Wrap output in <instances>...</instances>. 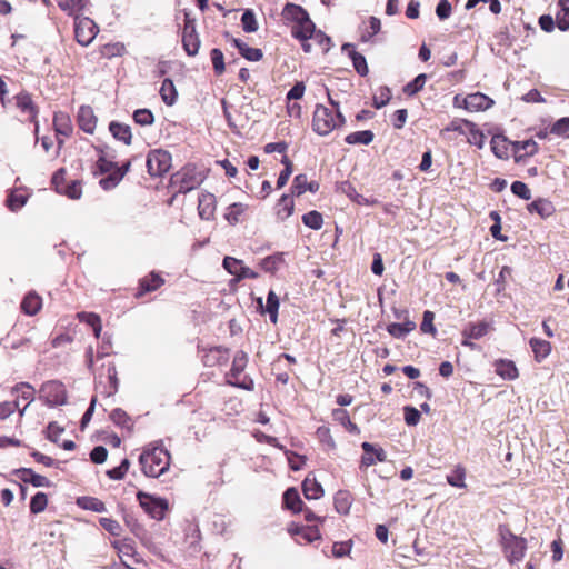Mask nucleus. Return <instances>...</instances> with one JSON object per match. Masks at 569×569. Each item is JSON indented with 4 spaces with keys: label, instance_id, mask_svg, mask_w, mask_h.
Masks as SVG:
<instances>
[{
    "label": "nucleus",
    "instance_id": "bf43d9fd",
    "mask_svg": "<svg viewBox=\"0 0 569 569\" xmlns=\"http://www.w3.org/2000/svg\"><path fill=\"white\" fill-rule=\"evenodd\" d=\"M27 196L11 192L7 198V206L11 211L21 209L27 203Z\"/></svg>",
    "mask_w": 569,
    "mask_h": 569
},
{
    "label": "nucleus",
    "instance_id": "2f4dec72",
    "mask_svg": "<svg viewBox=\"0 0 569 569\" xmlns=\"http://www.w3.org/2000/svg\"><path fill=\"white\" fill-rule=\"evenodd\" d=\"M416 328V323L413 321H405L402 323L393 322L388 325L387 331L395 338H405L410 331Z\"/></svg>",
    "mask_w": 569,
    "mask_h": 569
},
{
    "label": "nucleus",
    "instance_id": "72a5a7b5",
    "mask_svg": "<svg viewBox=\"0 0 569 569\" xmlns=\"http://www.w3.org/2000/svg\"><path fill=\"white\" fill-rule=\"evenodd\" d=\"M375 133L371 130H363V131H356L352 133H349L345 141L348 144H369L373 141Z\"/></svg>",
    "mask_w": 569,
    "mask_h": 569
},
{
    "label": "nucleus",
    "instance_id": "c9c22d12",
    "mask_svg": "<svg viewBox=\"0 0 569 569\" xmlns=\"http://www.w3.org/2000/svg\"><path fill=\"white\" fill-rule=\"evenodd\" d=\"M488 323H469L462 331V336L467 339H480L488 332Z\"/></svg>",
    "mask_w": 569,
    "mask_h": 569
},
{
    "label": "nucleus",
    "instance_id": "2eb2a0df",
    "mask_svg": "<svg viewBox=\"0 0 569 569\" xmlns=\"http://www.w3.org/2000/svg\"><path fill=\"white\" fill-rule=\"evenodd\" d=\"M78 124L81 130L92 134L97 126V117L91 107L81 106L78 111Z\"/></svg>",
    "mask_w": 569,
    "mask_h": 569
},
{
    "label": "nucleus",
    "instance_id": "f03ea898",
    "mask_svg": "<svg viewBox=\"0 0 569 569\" xmlns=\"http://www.w3.org/2000/svg\"><path fill=\"white\" fill-rule=\"evenodd\" d=\"M346 122L345 117L339 110L333 112L331 109L317 104L313 118L312 128L319 136H327L337 127L342 126Z\"/></svg>",
    "mask_w": 569,
    "mask_h": 569
},
{
    "label": "nucleus",
    "instance_id": "e433bc0d",
    "mask_svg": "<svg viewBox=\"0 0 569 569\" xmlns=\"http://www.w3.org/2000/svg\"><path fill=\"white\" fill-rule=\"evenodd\" d=\"M295 203L293 200L287 196L282 194L277 203V216L280 220H286L293 212Z\"/></svg>",
    "mask_w": 569,
    "mask_h": 569
},
{
    "label": "nucleus",
    "instance_id": "e2e57ef3",
    "mask_svg": "<svg viewBox=\"0 0 569 569\" xmlns=\"http://www.w3.org/2000/svg\"><path fill=\"white\" fill-rule=\"evenodd\" d=\"M511 191L513 194H516L517 197H519L523 200H529L531 198L530 189L522 181L512 182Z\"/></svg>",
    "mask_w": 569,
    "mask_h": 569
},
{
    "label": "nucleus",
    "instance_id": "a19ab883",
    "mask_svg": "<svg viewBox=\"0 0 569 569\" xmlns=\"http://www.w3.org/2000/svg\"><path fill=\"white\" fill-rule=\"evenodd\" d=\"M283 263V253H276L269 257H266L261 260V268L266 272L274 273L279 270V267Z\"/></svg>",
    "mask_w": 569,
    "mask_h": 569
},
{
    "label": "nucleus",
    "instance_id": "393cba45",
    "mask_svg": "<svg viewBox=\"0 0 569 569\" xmlns=\"http://www.w3.org/2000/svg\"><path fill=\"white\" fill-rule=\"evenodd\" d=\"M302 491L306 499H319L323 496V489L316 478L307 477L302 482Z\"/></svg>",
    "mask_w": 569,
    "mask_h": 569
},
{
    "label": "nucleus",
    "instance_id": "bb28decb",
    "mask_svg": "<svg viewBox=\"0 0 569 569\" xmlns=\"http://www.w3.org/2000/svg\"><path fill=\"white\" fill-rule=\"evenodd\" d=\"M227 360L228 351L221 347L212 348L203 356V363L209 367L221 365L227 362Z\"/></svg>",
    "mask_w": 569,
    "mask_h": 569
},
{
    "label": "nucleus",
    "instance_id": "473e14b6",
    "mask_svg": "<svg viewBox=\"0 0 569 569\" xmlns=\"http://www.w3.org/2000/svg\"><path fill=\"white\" fill-rule=\"evenodd\" d=\"M58 6L62 11L76 18L86 8L87 0H59Z\"/></svg>",
    "mask_w": 569,
    "mask_h": 569
},
{
    "label": "nucleus",
    "instance_id": "338daca9",
    "mask_svg": "<svg viewBox=\"0 0 569 569\" xmlns=\"http://www.w3.org/2000/svg\"><path fill=\"white\" fill-rule=\"evenodd\" d=\"M310 40L315 41L321 48V50L323 52L329 51L330 44H331V39L327 34H325L322 31L316 30Z\"/></svg>",
    "mask_w": 569,
    "mask_h": 569
},
{
    "label": "nucleus",
    "instance_id": "f704fd0d",
    "mask_svg": "<svg viewBox=\"0 0 569 569\" xmlns=\"http://www.w3.org/2000/svg\"><path fill=\"white\" fill-rule=\"evenodd\" d=\"M160 96L168 106L174 104L177 101V90L171 79H164L160 88Z\"/></svg>",
    "mask_w": 569,
    "mask_h": 569
},
{
    "label": "nucleus",
    "instance_id": "0e129e2a",
    "mask_svg": "<svg viewBox=\"0 0 569 569\" xmlns=\"http://www.w3.org/2000/svg\"><path fill=\"white\" fill-rule=\"evenodd\" d=\"M516 150L518 152L522 151L523 156H533L538 151V146L533 140L529 139L525 141H518L516 143Z\"/></svg>",
    "mask_w": 569,
    "mask_h": 569
},
{
    "label": "nucleus",
    "instance_id": "f257e3e1",
    "mask_svg": "<svg viewBox=\"0 0 569 569\" xmlns=\"http://www.w3.org/2000/svg\"><path fill=\"white\" fill-rule=\"evenodd\" d=\"M139 462L147 477L158 478L169 469L170 453L159 447L146 449L140 455Z\"/></svg>",
    "mask_w": 569,
    "mask_h": 569
},
{
    "label": "nucleus",
    "instance_id": "603ef678",
    "mask_svg": "<svg viewBox=\"0 0 569 569\" xmlns=\"http://www.w3.org/2000/svg\"><path fill=\"white\" fill-rule=\"evenodd\" d=\"M48 505V498L47 495L43 492H37L32 498L30 502V511L32 513H40L42 512Z\"/></svg>",
    "mask_w": 569,
    "mask_h": 569
},
{
    "label": "nucleus",
    "instance_id": "de8ad7c7",
    "mask_svg": "<svg viewBox=\"0 0 569 569\" xmlns=\"http://www.w3.org/2000/svg\"><path fill=\"white\" fill-rule=\"evenodd\" d=\"M549 132L555 137H566L569 132V117H563L551 124Z\"/></svg>",
    "mask_w": 569,
    "mask_h": 569
},
{
    "label": "nucleus",
    "instance_id": "a878e982",
    "mask_svg": "<svg viewBox=\"0 0 569 569\" xmlns=\"http://www.w3.org/2000/svg\"><path fill=\"white\" fill-rule=\"evenodd\" d=\"M41 306V298L36 292H29L21 302V309L28 316H34Z\"/></svg>",
    "mask_w": 569,
    "mask_h": 569
},
{
    "label": "nucleus",
    "instance_id": "39448f33",
    "mask_svg": "<svg viewBox=\"0 0 569 569\" xmlns=\"http://www.w3.org/2000/svg\"><path fill=\"white\" fill-rule=\"evenodd\" d=\"M112 547L117 549L121 562L127 569H147V562L136 551L132 541L116 540L112 542Z\"/></svg>",
    "mask_w": 569,
    "mask_h": 569
},
{
    "label": "nucleus",
    "instance_id": "20e7f679",
    "mask_svg": "<svg viewBox=\"0 0 569 569\" xmlns=\"http://www.w3.org/2000/svg\"><path fill=\"white\" fill-rule=\"evenodd\" d=\"M247 363H248V355L242 350L237 351L233 357L230 372L227 376V382L229 385L236 386V387L244 389V390L253 389L252 379H250L248 377H243V378L240 377L241 373L243 372Z\"/></svg>",
    "mask_w": 569,
    "mask_h": 569
},
{
    "label": "nucleus",
    "instance_id": "4d7b16f0",
    "mask_svg": "<svg viewBox=\"0 0 569 569\" xmlns=\"http://www.w3.org/2000/svg\"><path fill=\"white\" fill-rule=\"evenodd\" d=\"M100 526L108 531L110 535L118 537L121 535L122 528L120 523L111 518H100Z\"/></svg>",
    "mask_w": 569,
    "mask_h": 569
},
{
    "label": "nucleus",
    "instance_id": "49530a36",
    "mask_svg": "<svg viewBox=\"0 0 569 569\" xmlns=\"http://www.w3.org/2000/svg\"><path fill=\"white\" fill-rule=\"evenodd\" d=\"M361 448L363 450V455L360 461V468H368L376 463L375 457V446L370 442H362Z\"/></svg>",
    "mask_w": 569,
    "mask_h": 569
},
{
    "label": "nucleus",
    "instance_id": "9d476101",
    "mask_svg": "<svg viewBox=\"0 0 569 569\" xmlns=\"http://www.w3.org/2000/svg\"><path fill=\"white\" fill-rule=\"evenodd\" d=\"M182 46L188 56H196L200 48V39L196 30L194 20L186 13L184 27L182 31Z\"/></svg>",
    "mask_w": 569,
    "mask_h": 569
},
{
    "label": "nucleus",
    "instance_id": "37998d69",
    "mask_svg": "<svg viewBox=\"0 0 569 569\" xmlns=\"http://www.w3.org/2000/svg\"><path fill=\"white\" fill-rule=\"evenodd\" d=\"M491 150L495 153L496 157L503 159L508 157V146L507 140L502 136H493L491 141Z\"/></svg>",
    "mask_w": 569,
    "mask_h": 569
},
{
    "label": "nucleus",
    "instance_id": "423d86ee",
    "mask_svg": "<svg viewBox=\"0 0 569 569\" xmlns=\"http://www.w3.org/2000/svg\"><path fill=\"white\" fill-rule=\"evenodd\" d=\"M137 499L141 508L156 520H162L168 510V501L163 498L154 497L143 491L137 492Z\"/></svg>",
    "mask_w": 569,
    "mask_h": 569
},
{
    "label": "nucleus",
    "instance_id": "6e6552de",
    "mask_svg": "<svg viewBox=\"0 0 569 569\" xmlns=\"http://www.w3.org/2000/svg\"><path fill=\"white\" fill-rule=\"evenodd\" d=\"M98 33L97 24L87 17L76 16L74 18V37L79 44L89 46Z\"/></svg>",
    "mask_w": 569,
    "mask_h": 569
},
{
    "label": "nucleus",
    "instance_id": "412c9836",
    "mask_svg": "<svg viewBox=\"0 0 569 569\" xmlns=\"http://www.w3.org/2000/svg\"><path fill=\"white\" fill-rule=\"evenodd\" d=\"M163 283L164 280L159 273L151 272L149 276L140 280V287L137 296L140 297L146 292L154 291L159 289Z\"/></svg>",
    "mask_w": 569,
    "mask_h": 569
},
{
    "label": "nucleus",
    "instance_id": "4468645a",
    "mask_svg": "<svg viewBox=\"0 0 569 569\" xmlns=\"http://www.w3.org/2000/svg\"><path fill=\"white\" fill-rule=\"evenodd\" d=\"M17 477L24 483L30 482L33 487H50V480L41 475L36 473L30 468H20L14 470Z\"/></svg>",
    "mask_w": 569,
    "mask_h": 569
},
{
    "label": "nucleus",
    "instance_id": "680f3d73",
    "mask_svg": "<svg viewBox=\"0 0 569 569\" xmlns=\"http://www.w3.org/2000/svg\"><path fill=\"white\" fill-rule=\"evenodd\" d=\"M61 193L66 194L70 199H74V200L80 199V197L82 194L80 181H77V180L71 181L69 184L63 187Z\"/></svg>",
    "mask_w": 569,
    "mask_h": 569
},
{
    "label": "nucleus",
    "instance_id": "052dcab7",
    "mask_svg": "<svg viewBox=\"0 0 569 569\" xmlns=\"http://www.w3.org/2000/svg\"><path fill=\"white\" fill-rule=\"evenodd\" d=\"M101 154L100 157L98 158L97 160V171L94 173H100V174H104V173H111L116 170L117 168V163L113 162V161H109L104 158V156L102 154V151L100 150Z\"/></svg>",
    "mask_w": 569,
    "mask_h": 569
},
{
    "label": "nucleus",
    "instance_id": "3c124183",
    "mask_svg": "<svg viewBox=\"0 0 569 569\" xmlns=\"http://www.w3.org/2000/svg\"><path fill=\"white\" fill-rule=\"evenodd\" d=\"M213 70L216 74L220 76L224 72L226 66H224V57L220 49L214 48L210 52Z\"/></svg>",
    "mask_w": 569,
    "mask_h": 569
},
{
    "label": "nucleus",
    "instance_id": "864d4df0",
    "mask_svg": "<svg viewBox=\"0 0 569 569\" xmlns=\"http://www.w3.org/2000/svg\"><path fill=\"white\" fill-rule=\"evenodd\" d=\"M133 120L140 126H151L154 121V117L149 109H138L133 112Z\"/></svg>",
    "mask_w": 569,
    "mask_h": 569
},
{
    "label": "nucleus",
    "instance_id": "8fccbe9b",
    "mask_svg": "<svg viewBox=\"0 0 569 569\" xmlns=\"http://www.w3.org/2000/svg\"><path fill=\"white\" fill-rule=\"evenodd\" d=\"M242 263V260L227 256L223 259L222 266L228 273L236 276V280L238 281Z\"/></svg>",
    "mask_w": 569,
    "mask_h": 569
},
{
    "label": "nucleus",
    "instance_id": "7ed1b4c3",
    "mask_svg": "<svg viewBox=\"0 0 569 569\" xmlns=\"http://www.w3.org/2000/svg\"><path fill=\"white\" fill-rule=\"evenodd\" d=\"M502 550L510 563L520 561L526 551V540L515 536L508 528L499 527Z\"/></svg>",
    "mask_w": 569,
    "mask_h": 569
},
{
    "label": "nucleus",
    "instance_id": "5fc2aeb1",
    "mask_svg": "<svg viewBox=\"0 0 569 569\" xmlns=\"http://www.w3.org/2000/svg\"><path fill=\"white\" fill-rule=\"evenodd\" d=\"M242 29L246 32H256L258 30V22L256 16L251 10H246L241 17Z\"/></svg>",
    "mask_w": 569,
    "mask_h": 569
},
{
    "label": "nucleus",
    "instance_id": "ea45409f",
    "mask_svg": "<svg viewBox=\"0 0 569 569\" xmlns=\"http://www.w3.org/2000/svg\"><path fill=\"white\" fill-rule=\"evenodd\" d=\"M247 206L243 204V203H240V202H234L232 204H230L227 209V212L224 214V218L226 220L230 223V224H236L240 221V217L241 214L244 213V211L247 210Z\"/></svg>",
    "mask_w": 569,
    "mask_h": 569
},
{
    "label": "nucleus",
    "instance_id": "c85d7f7f",
    "mask_svg": "<svg viewBox=\"0 0 569 569\" xmlns=\"http://www.w3.org/2000/svg\"><path fill=\"white\" fill-rule=\"evenodd\" d=\"M337 512L348 515L352 505L351 493L347 490H339L333 499Z\"/></svg>",
    "mask_w": 569,
    "mask_h": 569
},
{
    "label": "nucleus",
    "instance_id": "cd10ccee",
    "mask_svg": "<svg viewBox=\"0 0 569 569\" xmlns=\"http://www.w3.org/2000/svg\"><path fill=\"white\" fill-rule=\"evenodd\" d=\"M53 126L57 134L69 137L72 133L70 118L63 112H56L53 117Z\"/></svg>",
    "mask_w": 569,
    "mask_h": 569
},
{
    "label": "nucleus",
    "instance_id": "09e8293b",
    "mask_svg": "<svg viewBox=\"0 0 569 569\" xmlns=\"http://www.w3.org/2000/svg\"><path fill=\"white\" fill-rule=\"evenodd\" d=\"M281 163L284 166L283 170L280 172L277 180V188L281 189L284 187L292 173V162L287 156H283L281 159Z\"/></svg>",
    "mask_w": 569,
    "mask_h": 569
},
{
    "label": "nucleus",
    "instance_id": "0eeeda50",
    "mask_svg": "<svg viewBox=\"0 0 569 569\" xmlns=\"http://www.w3.org/2000/svg\"><path fill=\"white\" fill-rule=\"evenodd\" d=\"M171 168V154L168 151L156 149L147 156V170L151 177H162Z\"/></svg>",
    "mask_w": 569,
    "mask_h": 569
},
{
    "label": "nucleus",
    "instance_id": "79ce46f5",
    "mask_svg": "<svg viewBox=\"0 0 569 569\" xmlns=\"http://www.w3.org/2000/svg\"><path fill=\"white\" fill-rule=\"evenodd\" d=\"M11 393L28 400V405L34 400V389L28 382L17 383L14 387H12Z\"/></svg>",
    "mask_w": 569,
    "mask_h": 569
},
{
    "label": "nucleus",
    "instance_id": "a18cd8bd",
    "mask_svg": "<svg viewBox=\"0 0 569 569\" xmlns=\"http://www.w3.org/2000/svg\"><path fill=\"white\" fill-rule=\"evenodd\" d=\"M427 76L425 73L418 74L412 81L403 87V92L411 97L418 93L425 87Z\"/></svg>",
    "mask_w": 569,
    "mask_h": 569
},
{
    "label": "nucleus",
    "instance_id": "ddd939ff",
    "mask_svg": "<svg viewBox=\"0 0 569 569\" xmlns=\"http://www.w3.org/2000/svg\"><path fill=\"white\" fill-rule=\"evenodd\" d=\"M216 211V197L210 192H202L198 199V213L203 220L213 218Z\"/></svg>",
    "mask_w": 569,
    "mask_h": 569
},
{
    "label": "nucleus",
    "instance_id": "aec40b11",
    "mask_svg": "<svg viewBox=\"0 0 569 569\" xmlns=\"http://www.w3.org/2000/svg\"><path fill=\"white\" fill-rule=\"evenodd\" d=\"M283 506L295 513L303 511V501L296 488H288L283 492Z\"/></svg>",
    "mask_w": 569,
    "mask_h": 569
},
{
    "label": "nucleus",
    "instance_id": "c756f323",
    "mask_svg": "<svg viewBox=\"0 0 569 569\" xmlns=\"http://www.w3.org/2000/svg\"><path fill=\"white\" fill-rule=\"evenodd\" d=\"M496 372L506 380H513L518 377V369L510 360H499L496 362Z\"/></svg>",
    "mask_w": 569,
    "mask_h": 569
},
{
    "label": "nucleus",
    "instance_id": "b1692460",
    "mask_svg": "<svg viewBox=\"0 0 569 569\" xmlns=\"http://www.w3.org/2000/svg\"><path fill=\"white\" fill-rule=\"evenodd\" d=\"M291 189L293 194L301 196L307 190L310 192L318 191L319 183L315 181L308 182L307 176L301 173L295 177Z\"/></svg>",
    "mask_w": 569,
    "mask_h": 569
},
{
    "label": "nucleus",
    "instance_id": "5701e85b",
    "mask_svg": "<svg viewBox=\"0 0 569 569\" xmlns=\"http://www.w3.org/2000/svg\"><path fill=\"white\" fill-rule=\"evenodd\" d=\"M283 19L293 22H301L302 20H307L309 13L301 7L296 3H287L282 10Z\"/></svg>",
    "mask_w": 569,
    "mask_h": 569
},
{
    "label": "nucleus",
    "instance_id": "f3484780",
    "mask_svg": "<svg viewBox=\"0 0 569 569\" xmlns=\"http://www.w3.org/2000/svg\"><path fill=\"white\" fill-rule=\"evenodd\" d=\"M342 51L347 52L348 56L351 58L353 68L361 77H365L368 74L369 69H368L367 60L361 53H359L355 50V47L352 43H345L342 46Z\"/></svg>",
    "mask_w": 569,
    "mask_h": 569
},
{
    "label": "nucleus",
    "instance_id": "6ab92c4d",
    "mask_svg": "<svg viewBox=\"0 0 569 569\" xmlns=\"http://www.w3.org/2000/svg\"><path fill=\"white\" fill-rule=\"evenodd\" d=\"M109 131L112 137L124 144L129 146L132 141L131 128L128 124L111 121L109 124Z\"/></svg>",
    "mask_w": 569,
    "mask_h": 569
},
{
    "label": "nucleus",
    "instance_id": "4be33fe9",
    "mask_svg": "<svg viewBox=\"0 0 569 569\" xmlns=\"http://www.w3.org/2000/svg\"><path fill=\"white\" fill-rule=\"evenodd\" d=\"M232 43L239 50V53L249 61H260L263 57L261 49L251 48L238 38H233Z\"/></svg>",
    "mask_w": 569,
    "mask_h": 569
},
{
    "label": "nucleus",
    "instance_id": "4c0bfd02",
    "mask_svg": "<svg viewBox=\"0 0 569 569\" xmlns=\"http://www.w3.org/2000/svg\"><path fill=\"white\" fill-rule=\"evenodd\" d=\"M111 421L123 429L131 430L133 427L132 419L121 408H116L110 413Z\"/></svg>",
    "mask_w": 569,
    "mask_h": 569
},
{
    "label": "nucleus",
    "instance_id": "58836bf2",
    "mask_svg": "<svg viewBox=\"0 0 569 569\" xmlns=\"http://www.w3.org/2000/svg\"><path fill=\"white\" fill-rule=\"evenodd\" d=\"M529 343L538 361L545 359L550 352V343L546 340L531 338Z\"/></svg>",
    "mask_w": 569,
    "mask_h": 569
},
{
    "label": "nucleus",
    "instance_id": "f8f14e48",
    "mask_svg": "<svg viewBox=\"0 0 569 569\" xmlns=\"http://www.w3.org/2000/svg\"><path fill=\"white\" fill-rule=\"evenodd\" d=\"M257 305L262 313L269 315L270 321L272 323H277L280 302L278 296L273 290H270L268 292L266 306L263 305L262 298L257 299Z\"/></svg>",
    "mask_w": 569,
    "mask_h": 569
},
{
    "label": "nucleus",
    "instance_id": "7c9ffc66",
    "mask_svg": "<svg viewBox=\"0 0 569 569\" xmlns=\"http://www.w3.org/2000/svg\"><path fill=\"white\" fill-rule=\"evenodd\" d=\"M530 213H537L541 218H547L553 212V207L550 201L545 199H538L532 201L527 207Z\"/></svg>",
    "mask_w": 569,
    "mask_h": 569
},
{
    "label": "nucleus",
    "instance_id": "69168bd1",
    "mask_svg": "<svg viewBox=\"0 0 569 569\" xmlns=\"http://www.w3.org/2000/svg\"><path fill=\"white\" fill-rule=\"evenodd\" d=\"M121 180V174H118L116 171H113L109 173V176H107L106 178H102L99 181V184L103 190H110L117 187Z\"/></svg>",
    "mask_w": 569,
    "mask_h": 569
},
{
    "label": "nucleus",
    "instance_id": "dca6fc26",
    "mask_svg": "<svg viewBox=\"0 0 569 569\" xmlns=\"http://www.w3.org/2000/svg\"><path fill=\"white\" fill-rule=\"evenodd\" d=\"M463 102L469 111L487 110L493 104V100L480 92L468 94Z\"/></svg>",
    "mask_w": 569,
    "mask_h": 569
},
{
    "label": "nucleus",
    "instance_id": "13d9d810",
    "mask_svg": "<svg viewBox=\"0 0 569 569\" xmlns=\"http://www.w3.org/2000/svg\"><path fill=\"white\" fill-rule=\"evenodd\" d=\"M130 461L126 458L121 461V463L118 467H114L107 471V475L110 479L113 480H121L127 471L129 470Z\"/></svg>",
    "mask_w": 569,
    "mask_h": 569
},
{
    "label": "nucleus",
    "instance_id": "9b49d317",
    "mask_svg": "<svg viewBox=\"0 0 569 569\" xmlns=\"http://www.w3.org/2000/svg\"><path fill=\"white\" fill-rule=\"evenodd\" d=\"M14 99H16L17 107L23 113H28L30 121L36 123V133H37L38 132L37 116H38L39 109L32 101L30 93L22 91V92L18 93L14 97Z\"/></svg>",
    "mask_w": 569,
    "mask_h": 569
},
{
    "label": "nucleus",
    "instance_id": "774afa93",
    "mask_svg": "<svg viewBox=\"0 0 569 569\" xmlns=\"http://www.w3.org/2000/svg\"><path fill=\"white\" fill-rule=\"evenodd\" d=\"M405 411V421L408 426H416L420 421L421 415L420 411L413 407L406 406L403 408Z\"/></svg>",
    "mask_w": 569,
    "mask_h": 569
},
{
    "label": "nucleus",
    "instance_id": "6e6d98bb",
    "mask_svg": "<svg viewBox=\"0 0 569 569\" xmlns=\"http://www.w3.org/2000/svg\"><path fill=\"white\" fill-rule=\"evenodd\" d=\"M391 99V91L388 87H381L378 91V94L373 96L372 104L376 109H381L385 107Z\"/></svg>",
    "mask_w": 569,
    "mask_h": 569
},
{
    "label": "nucleus",
    "instance_id": "a211bd4d",
    "mask_svg": "<svg viewBox=\"0 0 569 569\" xmlns=\"http://www.w3.org/2000/svg\"><path fill=\"white\" fill-rule=\"evenodd\" d=\"M316 31L315 23L311 21L310 17L307 20H302L301 22H297L296 26L291 29V34L293 38L305 41L310 40Z\"/></svg>",
    "mask_w": 569,
    "mask_h": 569
},
{
    "label": "nucleus",
    "instance_id": "c03bdc74",
    "mask_svg": "<svg viewBox=\"0 0 569 569\" xmlns=\"http://www.w3.org/2000/svg\"><path fill=\"white\" fill-rule=\"evenodd\" d=\"M302 222L310 229L319 230L322 227L323 219L320 212L312 210L302 216Z\"/></svg>",
    "mask_w": 569,
    "mask_h": 569
},
{
    "label": "nucleus",
    "instance_id": "1a4fd4ad",
    "mask_svg": "<svg viewBox=\"0 0 569 569\" xmlns=\"http://www.w3.org/2000/svg\"><path fill=\"white\" fill-rule=\"evenodd\" d=\"M40 392L50 407L61 406L67 401V392L63 383L57 380L44 382Z\"/></svg>",
    "mask_w": 569,
    "mask_h": 569
}]
</instances>
